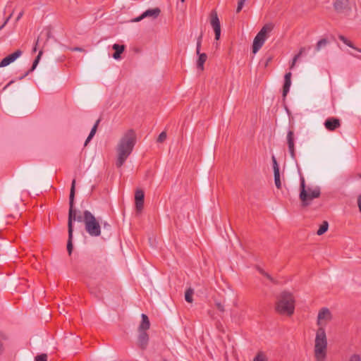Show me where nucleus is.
I'll list each match as a JSON object with an SVG mask.
<instances>
[{
	"instance_id": "40",
	"label": "nucleus",
	"mask_w": 361,
	"mask_h": 361,
	"mask_svg": "<svg viewBox=\"0 0 361 361\" xmlns=\"http://www.w3.org/2000/svg\"><path fill=\"white\" fill-rule=\"evenodd\" d=\"M215 305H216V308L218 309V310H219L221 312H224V311H225L224 306L223 304H221V302L216 301Z\"/></svg>"
},
{
	"instance_id": "31",
	"label": "nucleus",
	"mask_w": 361,
	"mask_h": 361,
	"mask_svg": "<svg viewBox=\"0 0 361 361\" xmlns=\"http://www.w3.org/2000/svg\"><path fill=\"white\" fill-rule=\"evenodd\" d=\"M328 42V40L325 38L320 39L316 44L315 51H319L322 48L326 47Z\"/></svg>"
},
{
	"instance_id": "38",
	"label": "nucleus",
	"mask_w": 361,
	"mask_h": 361,
	"mask_svg": "<svg viewBox=\"0 0 361 361\" xmlns=\"http://www.w3.org/2000/svg\"><path fill=\"white\" fill-rule=\"evenodd\" d=\"M90 293L91 294H93L95 295L96 298H97L99 300H101L102 299V295L101 294V293L99 291H96V290H94V288H90Z\"/></svg>"
},
{
	"instance_id": "43",
	"label": "nucleus",
	"mask_w": 361,
	"mask_h": 361,
	"mask_svg": "<svg viewBox=\"0 0 361 361\" xmlns=\"http://www.w3.org/2000/svg\"><path fill=\"white\" fill-rule=\"evenodd\" d=\"M300 54H296L293 59V61H292V64L290 66V68H292L294 66H295V63L296 62V61L300 58Z\"/></svg>"
},
{
	"instance_id": "4",
	"label": "nucleus",
	"mask_w": 361,
	"mask_h": 361,
	"mask_svg": "<svg viewBox=\"0 0 361 361\" xmlns=\"http://www.w3.org/2000/svg\"><path fill=\"white\" fill-rule=\"evenodd\" d=\"M327 339L324 328L317 329L315 338L314 356L317 361H323L326 356Z\"/></svg>"
},
{
	"instance_id": "45",
	"label": "nucleus",
	"mask_w": 361,
	"mask_h": 361,
	"mask_svg": "<svg viewBox=\"0 0 361 361\" xmlns=\"http://www.w3.org/2000/svg\"><path fill=\"white\" fill-rule=\"evenodd\" d=\"M357 206L359 208V211L361 213V194L357 197Z\"/></svg>"
},
{
	"instance_id": "16",
	"label": "nucleus",
	"mask_w": 361,
	"mask_h": 361,
	"mask_svg": "<svg viewBox=\"0 0 361 361\" xmlns=\"http://www.w3.org/2000/svg\"><path fill=\"white\" fill-rule=\"evenodd\" d=\"M273 29L274 25L272 23H267L262 27L257 35L266 40L268 33H269Z\"/></svg>"
},
{
	"instance_id": "14",
	"label": "nucleus",
	"mask_w": 361,
	"mask_h": 361,
	"mask_svg": "<svg viewBox=\"0 0 361 361\" xmlns=\"http://www.w3.org/2000/svg\"><path fill=\"white\" fill-rule=\"evenodd\" d=\"M325 128L329 131H334L341 126V121L335 117H330L324 122Z\"/></svg>"
},
{
	"instance_id": "7",
	"label": "nucleus",
	"mask_w": 361,
	"mask_h": 361,
	"mask_svg": "<svg viewBox=\"0 0 361 361\" xmlns=\"http://www.w3.org/2000/svg\"><path fill=\"white\" fill-rule=\"evenodd\" d=\"M333 6L336 13L349 16L352 11L350 0H335Z\"/></svg>"
},
{
	"instance_id": "35",
	"label": "nucleus",
	"mask_w": 361,
	"mask_h": 361,
	"mask_svg": "<svg viewBox=\"0 0 361 361\" xmlns=\"http://www.w3.org/2000/svg\"><path fill=\"white\" fill-rule=\"evenodd\" d=\"M274 172L279 171V166L276 157L273 155L271 157Z\"/></svg>"
},
{
	"instance_id": "28",
	"label": "nucleus",
	"mask_w": 361,
	"mask_h": 361,
	"mask_svg": "<svg viewBox=\"0 0 361 361\" xmlns=\"http://www.w3.org/2000/svg\"><path fill=\"white\" fill-rule=\"evenodd\" d=\"M194 291L193 289L191 288H189L186 290L185 293V300L186 302L191 303L193 300L192 295H193Z\"/></svg>"
},
{
	"instance_id": "13",
	"label": "nucleus",
	"mask_w": 361,
	"mask_h": 361,
	"mask_svg": "<svg viewBox=\"0 0 361 361\" xmlns=\"http://www.w3.org/2000/svg\"><path fill=\"white\" fill-rule=\"evenodd\" d=\"M149 339V335L146 331H139V335L137 337V345L142 350L147 349Z\"/></svg>"
},
{
	"instance_id": "49",
	"label": "nucleus",
	"mask_w": 361,
	"mask_h": 361,
	"mask_svg": "<svg viewBox=\"0 0 361 361\" xmlns=\"http://www.w3.org/2000/svg\"><path fill=\"white\" fill-rule=\"evenodd\" d=\"M23 15V11L20 12L17 16L16 20H19L22 18Z\"/></svg>"
},
{
	"instance_id": "46",
	"label": "nucleus",
	"mask_w": 361,
	"mask_h": 361,
	"mask_svg": "<svg viewBox=\"0 0 361 361\" xmlns=\"http://www.w3.org/2000/svg\"><path fill=\"white\" fill-rule=\"evenodd\" d=\"M72 51H85V49L82 47H75L74 48L72 49Z\"/></svg>"
},
{
	"instance_id": "20",
	"label": "nucleus",
	"mask_w": 361,
	"mask_h": 361,
	"mask_svg": "<svg viewBox=\"0 0 361 361\" xmlns=\"http://www.w3.org/2000/svg\"><path fill=\"white\" fill-rule=\"evenodd\" d=\"M198 59L197 60V68L198 70L203 71L204 70V64L207 59V55L205 53H200V50H199Z\"/></svg>"
},
{
	"instance_id": "30",
	"label": "nucleus",
	"mask_w": 361,
	"mask_h": 361,
	"mask_svg": "<svg viewBox=\"0 0 361 361\" xmlns=\"http://www.w3.org/2000/svg\"><path fill=\"white\" fill-rule=\"evenodd\" d=\"M253 361H268V357L264 352L259 351L254 357Z\"/></svg>"
},
{
	"instance_id": "12",
	"label": "nucleus",
	"mask_w": 361,
	"mask_h": 361,
	"mask_svg": "<svg viewBox=\"0 0 361 361\" xmlns=\"http://www.w3.org/2000/svg\"><path fill=\"white\" fill-rule=\"evenodd\" d=\"M287 144L288 147V151L291 158H295V135L293 130H288L287 133Z\"/></svg>"
},
{
	"instance_id": "24",
	"label": "nucleus",
	"mask_w": 361,
	"mask_h": 361,
	"mask_svg": "<svg viewBox=\"0 0 361 361\" xmlns=\"http://www.w3.org/2000/svg\"><path fill=\"white\" fill-rule=\"evenodd\" d=\"M338 39L342 41L345 44H346L347 46H348L350 48H353L355 50H357V51L360 52L361 53V49H359V48H357L354 46L353 43L350 41L347 37H345V36L342 35H338Z\"/></svg>"
},
{
	"instance_id": "15",
	"label": "nucleus",
	"mask_w": 361,
	"mask_h": 361,
	"mask_svg": "<svg viewBox=\"0 0 361 361\" xmlns=\"http://www.w3.org/2000/svg\"><path fill=\"white\" fill-rule=\"evenodd\" d=\"M291 85V73H286L284 75V83L283 85V93L282 96L283 99L286 97L287 94L290 90V87Z\"/></svg>"
},
{
	"instance_id": "48",
	"label": "nucleus",
	"mask_w": 361,
	"mask_h": 361,
	"mask_svg": "<svg viewBox=\"0 0 361 361\" xmlns=\"http://www.w3.org/2000/svg\"><path fill=\"white\" fill-rule=\"evenodd\" d=\"M305 47H301L300 49V51L298 54H300V56L305 52Z\"/></svg>"
},
{
	"instance_id": "41",
	"label": "nucleus",
	"mask_w": 361,
	"mask_h": 361,
	"mask_svg": "<svg viewBox=\"0 0 361 361\" xmlns=\"http://www.w3.org/2000/svg\"><path fill=\"white\" fill-rule=\"evenodd\" d=\"M349 361H361V357L357 354H354L350 356Z\"/></svg>"
},
{
	"instance_id": "39",
	"label": "nucleus",
	"mask_w": 361,
	"mask_h": 361,
	"mask_svg": "<svg viewBox=\"0 0 361 361\" xmlns=\"http://www.w3.org/2000/svg\"><path fill=\"white\" fill-rule=\"evenodd\" d=\"M245 1L246 0H238V6H237V8H236V13H240L241 11Z\"/></svg>"
},
{
	"instance_id": "19",
	"label": "nucleus",
	"mask_w": 361,
	"mask_h": 361,
	"mask_svg": "<svg viewBox=\"0 0 361 361\" xmlns=\"http://www.w3.org/2000/svg\"><path fill=\"white\" fill-rule=\"evenodd\" d=\"M265 40L260 37L256 35L252 43V53L256 54L263 46Z\"/></svg>"
},
{
	"instance_id": "23",
	"label": "nucleus",
	"mask_w": 361,
	"mask_h": 361,
	"mask_svg": "<svg viewBox=\"0 0 361 361\" xmlns=\"http://www.w3.org/2000/svg\"><path fill=\"white\" fill-rule=\"evenodd\" d=\"M99 122H100V119H98L96 121V123H94V125L93 126V127L92 128L91 131H90L87 138L86 139V140L85 142V144H84L85 147H86L87 145V144L90 142V141L94 136V135H95V133L97 132V127H98V125H99Z\"/></svg>"
},
{
	"instance_id": "11",
	"label": "nucleus",
	"mask_w": 361,
	"mask_h": 361,
	"mask_svg": "<svg viewBox=\"0 0 361 361\" xmlns=\"http://www.w3.org/2000/svg\"><path fill=\"white\" fill-rule=\"evenodd\" d=\"M22 51L20 49L16 50L13 53L8 55L4 58L0 62V68L6 67L15 61L18 57L22 55Z\"/></svg>"
},
{
	"instance_id": "26",
	"label": "nucleus",
	"mask_w": 361,
	"mask_h": 361,
	"mask_svg": "<svg viewBox=\"0 0 361 361\" xmlns=\"http://www.w3.org/2000/svg\"><path fill=\"white\" fill-rule=\"evenodd\" d=\"M328 317H331V312L328 308L324 307L319 312L317 317H318V320H320V319H324L327 318Z\"/></svg>"
},
{
	"instance_id": "50",
	"label": "nucleus",
	"mask_w": 361,
	"mask_h": 361,
	"mask_svg": "<svg viewBox=\"0 0 361 361\" xmlns=\"http://www.w3.org/2000/svg\"><path fill=\"white\" fill-rule=\"evenodd\" d=\"M12 82H13V81H10V82L7 85V86L9 85L10 84H11Z\"/></svg>"
},
{
	"instance_id": "5",
	"label": "nucleus",
	"mask_w": 361,
	"mask_h": 361,
	"mask_svg": "<svg viewBox=\"0 0 361 361\" xmlns=\"http://www.w3.org/2000/svg\"><path fill=\"white\" fill-rule=\"evenodd\" d=\"M321 191L319 187H317L314 190L308 188L306 189L305 178L300 177V199L301 200V206L306 207L309 206L314 198L320 197Z\"/></svg>"
},
{
	"instance_id": "32",
	"label": "nucleus",
	"mask_w": 361,
	"mask_h": 361,
	"mask_svg": "<svg viewBox=\"0 0 361 361\" xmlns=\"http://www.w3.org/2000/svg\"><path fill=\"white\" fill-rule=\"evenodd\" d=\"M274 183L276 185V187L278 189L281 188V182L280 178V171L274 172Z\"/></svg>"
},
{
	"instance_id": "2",
	"label": "nucleus",
	"mask_w": 361,
	"mask_h": 361,
	"mask_svg": "<svg viewBox=\"0 0 361 361\" xmlns=\"http://www.w3.org/2000/svg\"><path fill=\"white\" fill-rule=\"evenodd\" d=\"M276 311L283 315L291 316L295 310V300L292 293L283 291L278 297Z\"/></svg>"
},
{
	"instance_id": "52",
	"label": "nucleus",
	"mask_w": 361,
	"mask_h": 361,
	"mask_svg": "<svg viewBox=\"0 0 361 361\" xmlns=\"http://www.w3.org/2000/svg\"><path fill=\"white\" fill-rule=\"evenodd\" d=\"M164 361H168V360H164Z\"/></svg>"
},
{
	"instance_id": "29",
	"label": "nucleus",
	"mask_w": 361,
	"mask_h": 361,
	"mask_svg": "<svg viewBox=\"0 0 361 361\" xmlns=\"http://www.w3.org/2000/svg\"><path fill=\"white\" fill-rule=\"evenodd\" d=\"M257 269L258 270V271L262 274L264 276H265L268 280H269L271 282L275 283H276V281L275 279L269 274H268L267 272H266L263 269H262L261 267H259V266H257Z\"/></svg>"
},
{
	"instance_id": "17",
	"label": "nucleus",
	"mask_w": 361,
	"mask_h": 361,
	"mask_svg": "<svg viewBox=\"0 0 361 361\" xmlns=\"http://www.w3.org/2000/svg\"><path fill=\"white\" fill-rule=\"evenodd\" d=\"M125 48L126 47L123 44H114L112 46V49L114 50V53L112 54V57L116 60L121 59V55L124 51Z\"/></svg>"
},
{
	"instance_id": "42",
	"label": "nucleus",
	"mask_w": 361,
	"mask_h": 361,
	"mask_svg": "<svg viewBox=\"0 0 361 361\" xmlns=\"http://www.w3.org/2000/svg\"><path fill=\"white\" fill-rule=\"evenodd\" d=\"M273 60V56H268L267 58H266V61H265V63H264V66L267 67L268 66L269 63Z\"/></svg>"
},
{
	"instance_id": "25",
	"label": "nucleus",
	"mask_w": 361,
	"mask_h": 361,
	"mask_svg": "<svg viewBox=\"0 0 361 361\" xmlns=\"http://www.w3.org/2000/svg\"><path fill=\"white\" fill-rule=\"evenodd\" d=\"M68 241H67V251L68 253V255H71L73 250V232L68 231Z\"/></svg>"
},
{
	"instance_id": "22",
	"label": "nucleus",
	"mask_w": 361,
	"mask_h": 361,
	"mask_svg": "<svg viewBox=\"0 0 361 361\" xmlns=\"http://www.w3.org/2000/svg\"><path fill=\"white\" fill-rule=\"evenodd\" d=\"M99 122H100V119H98L96 121V123H94V125L93 126V127L92 128L91 131H90L87 138L86 139V140L85 142V144H84L85 147H86L87 145V144L90 142V141L94 136V135H95V133L97 132V127H98V125H99Z\"/></svg>"
},
{
	"instance_id": "1",
	"label": "nucleus",
	"mask_w": 361,
	"mask_h": 361,
	"mask_svg": "<svg viewBox=\"0 0 361 361\" xmlns=\"http://www.w3.org/2000/svg\"><path fill=\"white\" fill-rule=\"evenodd\" d=\"M135 144V132L134 130L130 129L125 133L116 147L117 159L116 166L117 168H121L124 164L132 153Z\"/></svg>"
},
{
	"instance_id": "3",
	"label": "nucleus",
	"mask_w": 361,
	"mask_h": 361,
	"mask_svg": "<svg viewBox=\"0 0 361 361\" xmlns=\"http://www.w3.org/2000/svg\"><path fill=\"white\" fill-rule=\"evenodd\" d=\"M75 195V179L72 180L69 195V210L68 216V231L73 232V221H83V216L77 215V210L74 207Z\"/></svg>"
},
{
	"instance_id": "51",
	"label": "nucleus",
	"mask_w": 361,
	"mask_h": 361,
	"mask_svg": "<svg viewBox=\"0 0 361 361\" xmlns=\"http://www.w3.org/2000/svg\"><path fill=\"white\" fill-rule=\"evenodd\" d=\"M185 0H180V1H181V2H183H183H185Z\"/></svg>"
},
{
	"instance_id": "18",
	"label": "nucleus",
	"mask_w": 361,
	"mask_h": 361,
	"mask_svg": "<svg viewBox=\"0 0 361 361\" xmlns=\"http://www.w3.org/2000/svg\"><path fill=\"white\" fill-rule=\"evenodd\" d=\"M141 317L142 321L139 325L138 331H146L150 327L149 319L145 314H142Z\"/></svg>"
},
{
	"instance_id": "47",
	"label": "nucleus",
	"mask_w": 361,
	"mask_h": 361,
	"mask_svg": "<svg viewBox=\"0 0 361 361\" xmlns=\"http://www.w3.org/2000/svg\"><path fill=\"white\" fill-rule=\"evenodd\" d=\"M38 42H39V38H37V41L35 42V47L32 49V51L33 52H36L37 51V46L38 44Z\"/></svg>"
},
{
	"instance_id": "10",
	"label": "nucleus",
	"mask_w": 361,
	"mask_h": 361,
	"mask_svg": "<svg viewBox=\"0 0 361 361\" xmlns=\"http://www.w3.org/2000/svg\"><path fill=\"white\" fill-rule=\"evenodd\" d=\"M145 202V192L142 189H137L135 193V210L137 213L141 212Z\"/></svg>"
},
{
	"instance_id": "27",
	"label": "nucleus",
	"mask_w": 361,
	"mask_h": 361,
	"mask_svg": "<svg viewBox=\"0 0 361 361\" xmlns=\"http://www.w3.org/2000/svg\"><path fill=\"white\" fill-rule=\"evenodd\" d=\"M329 228V223L326 221H324L320 225L319 229L317 231L318 235H322L327 231Z\"/></svg>"
},
{
	"instance_id": "21",
	"label": "nucleus",
	"mask_w": 361,
	"mask_h": 361,
	"mask_svg": "<svg viewBox=\"0 0 361 361\" xmlns=\"http://www.w3.org/2000/svg\"><path fill=\"white\" fill-rule=\"evenodd\" d=\"M43 52L42 50H40L39 51V54L38 55L36 56V58L35 59L33 63H32V65L31 66V68L25 73V74L22 76L20 78V79H23V78H25L26 75H27L30 73L32 72L37 67V64L39 63V60L41 59V56L42 55Z\"/></svg>"
},
{
	"instance_id": "44",
	"label": "nucleus",
	"mask_w": 361,
	"mask_h": 361,
	"mask_svg": "<svg viewBox=\"0 0 361 361\" xmlns=\"http://www.w3.org/2000/svg\"><path fill=\"white\" fill-rule=\"evenodd\" d=\"M11 15H10V16H8V17L5 20L4 23L1 25H0V30H2V29L4 27V26L6 25V23H8V21L9 20V19L11 18Z\"/></svg>"
},
{
	"instance_id": "37",
	"label": "nucleus",
	"mask_w": 361,
	"mask_h": 361,
	"mask_svg": "<svg viewBox=\"0 0 361 361\" xmlns=\"http://www.w3.org/2000/svg\"><path fill=\"white\" fill-rule=\"evenodd\" d=\"M35 361H47V355L42 353L35 357Z\"/></svg>"
},
{
	"instance_id": "9",
	"label": "nucleus",
	"mask_w": 361,
	"mask_h": 361,
	"mask_svg": "<svg viewBox=\"0 0 361 361\" xmlns=\"http://www.w3.org/2000/svg\"><path fill=\"white\" fill-rule=\"evenodd\" d=\"M161 13V9L158 7L149 8L143 12L140 16L134 18L133 22H139L145 18H152L156 19Z\"/></svg>"
},
{
	"instance_id": "34",
	"label": "nucleus",
	"mask_w": 361,
	"mask_h": 361,
	"mask_svg": "<svg viewBox=\"0 0 361 361\" xmlns=\"http://www.w3.org/2000/svg\"><path fill=\"white\" fill-rule=\"evenodd\" d=\"M167 135L165 131L161 132L159 135L157 137V142H163L166 139Z\"/></svg>"
},
{
	"instance_id": "8",
	"label": "nucleus",
	"mask_w": 361,
	"mask_h": 361,
	"mask_svg": "<svg viewBox=\"0 0 361 361\" xmlns=\"http://www.w3.org/2000/svg\"><path fill=\"white\" fill-rule=\"evenodd\" d=\"M210 24L214 29L215 39L219 40L221 37V25L220 21L217 15V12L215 10H212L209 15Z\"/></svg>"
},
{
	"instance_id": "6",
	"label": "nucleus",
	"mask_w": 361,
	"mask_h": 361,
	"mask_svg": "<svg viewBox=\"0 0 361 361\" xmlns=\"http://www.w3.org/2000/svg\"><path fill=\"white\" fill-rule=\"evenodd\" d=\"M83 222L86 232L92 237L101 235V225L96 217L88 210L83 212Z\"/></svg>"
},
{
	"instance_id": "53",
	"label": "nucleus",
	"mask_w": 361,
	"mask_h": 361,
	"mask_svg": "<svg viewBox=\"0 0 361 361\" xmlns=\"http://www.w3.org/2000/svg\"><path fill=\"white\" fill-rule=\"evenodd\" d=\"M360 177H361V176H360Z\"/></svg>"
},
{
	"instance_id": "36",
	"label": "nucleus",
	"mask_w": 361,
	"mask_h": 361,
	"mask_svg": "<svg viewBox=\"0 0 361 361\" xmlns=\"http://www.w3.org/2000/svg\"><path fill=\"white\" fill-rule=\"evenodd\" d=\"M102 226H103V228L104 231H106V232L108 233V234H111V224H109L108 222L106 221H104V222H102Z\"/></svg>"
},
{
	"instance_id": "33",
	"label": "nucleus",
	"mask_w": 361,
	"mask_h": 361,
	"mask_svg": "<svg viewBox=\"0 0 361 361\" xmlns=\"http://www.w3.org/2000/svg\"><path fill=\"white\" fill-rule=\"evenodd\" d=\"M203 37L202 32H200V35L198 36L197 39V45H196V54H199V50L201 49V44Z\"/></svg>"
}]
</instances>
